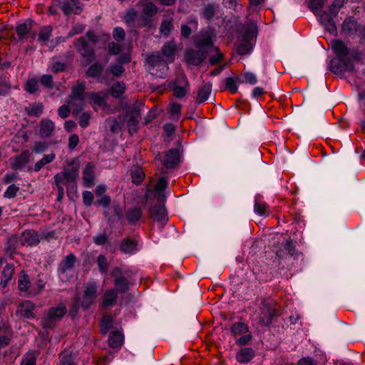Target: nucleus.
I'll return each mask as SVG.
<instances>
[{
    "label": "nucleus",
    "mask_w": 365,
    "mask_h": 365,
    "mask_svg": "<svg viewBox=\"0 0 365 365\" xmlns=\"http://www.w3.org/2000/svg\"><path fill=\"white\" fill-rule=\"evenodd\" d=\"M345 0H334L327 11H323L320 14V23L326 31L335 36L337 35L336 26L334 18L338 15L339 10L344 6Z\"/></svg>",
    "instance_id": "obj_1"
},
{
    "label": "nucleus",
    "mask_w": 365,
    "mask_h": 365,
    "mask_svg": "<svg viewBox=\"0 0 365 365\" xmlns=\"http://www.w3.org/2000/svg\"><path fill=\"white\" fill-rule=\"evenodd\" d=\"M274 252L276 257L273 262L275 264L274 267L279 269H282L284 267L282 265V260L286 259L288 257L297 258L299 254L294 242L290 238L277 247Z\"/></svg>",
    "instance_id": "obj_2"
},
{
    "label": "nucleus",
    "mask_w": 365,
    "mask_h": 365,
    "mask_svg": "<svg viewBox=\"0 0 365 365\" xmlns=\"http://www.w3.org/2000/svg\"><path fill=\"white\" fill-rule=\"evenodd\" d=\"M66 312L67 309L63 304H59L56 307L49 308L47 313L41 320L42 328L44 329H53L63 319Z\"/></svg>",
    "instance_id": "obj_3"
},
{
    "label": "nucleus",
    "mask_w": 365,
    "mask_h": 365,
    "mask_svg": "<svg viewBox=\"0 0 365 365\" xmlns=\"http://www.w3.org/2000/svg\"><path fill=\"white\" fill-rule=\"evenodd\" d=\"M259 322L262 326H269L275 317L279 316L276 303L272 299H264L260 305Z\"/></svg>",
    "instance_id": "obj_4"
},
{
    "label": "nucleus",
    "mask_w": 365,
    "mask_h": 365,
    "mask_svg": "<svg viewBox=\"0 0 365 365\" xmlns=\"http://www.w3.org/2000/svg\"><path fill=\"white\" fill-rule=\"evenodd\" d=\"M230 332L233 337L237 338L235 344L238 346L249 345L253 339L252 334L247 324L242 322L233 323L230 327Z\"/></svg>",
    "instance_id": "obj_5"
},
{
    "label": "nucleus",
    "mask_w": 365,
    "mask_h": 365,
    "mask_svg": "<svg viewBox=\"0 0 365 365\" xmlns=\"http://www.w3.org/2000/svg\"><path fill=\"white\" fill-rule=\"evenodd\" d=\"M74 59V53L73 51H68L60 53L58 56L52 58L51 71L53 73L57 74L72 68Z\"/></svg>",
    "instance_id": "obj_6"
},
{
    "label": "nucleus",
    "mask_w": 365,
    "mask_h": 365,
    "mask_svg": "<svg viewBox=\"0 0 365 365\" xmlns=\"http://www.w3.org/2000/svg\"><path fill=\"white\" fill-rule=\"evenodd\" d=\"M98 297V285L96 282L85 284V289L82 297H80L81 307L87 310L93 305Z\"/></svg>",
    "instance_id": "obj_7"
},
{
    "label": "nucleus",
    "mask_w": 365,
    "mask_h": 365,
    "mask_svg": "<svg viewBox=\"0 0 365 365\" xmlns=\"http://www.w3.org/2000/svg\"><path fill=\"white\" fill-rule=\"evenodd\" d=\"M77 51L89 63L96 58L94 47L91 45L86 37L78 38L74 43Z\"/></svg>",
    "instance_id": "obj_8"
},
{
    "label": "nucleus",
    "mask_w": 365,
    "mask_h": 365,
    "mask_svg": "<svg viewBox=\"0 0 365 365\" xmlns=\"http://www.w3.org/2000/svg\"><path fill=\"white\" fill-rule=\"evenodd\" d=\"M236 31L242 39L256 41L258 30L257 26L254 21H247L245 24L237 25Z\"/></svg>",
    "instance_id": "obj_9"
},
{
    "label": "nucleus",
    "mask_w": 365,
    "mask_h": 365,
    "mask_svg": "<svg viewBox=\"0 0 365 365\" xmlns=\"http://www.w3.org/2000/svg\"><path fill=\"white\" fill-rule=\"evenodd\" d=\"M354 69L351 58L334 57L330 61V70L335 74L346 71H352Z\"/></svg>",
    "instance_id": "obj_10"
},
{
    "label": "nucleus",
    "mask_w": 365,
    "mask_h": 365,
    "mask_svg": "<svg viewBox=\"0 0 365 365\" xmlns=\"http://www.w3.org/2000/svg\"><path fill=\"white\" fill-rule=\"evenodd\" d=\"M331 49L336 57L359 58V53L354 51L350 55V49L346 46L344 42L340 39H333L331 41Z\"/></svg>",
    "instance_id": "obj_11"
},
{
    "label": "nucleus",
    "mask_w": 365,
    "mask_h": 365,
    "mask_svg": "<svg viewBox=\"0 0 365 365\" xmlns=\"http://www.w3.org/2000/svg\"><path fill=\"white\" fill-rule=\"evenodd\" d=\"M149 216L159 223L160 230L168 221L167 210L165 206L161 204L152 206L149 210Z\"/></svg>",
    "instance_id": "obj_12"
},
{
    "label": "nucleus",
    "mask_w": 365,
    "mask_h": 365,
    "mask_svg": "<svg viewBox=\"0 0 365 365\" xmlns=\"http://www.w3.org/2000/svg\"><path fill=\"white\" fill-rule=\"evenodd\" d=\"M207 49H189L185 52V58L187 63L192 66H200L207 58Z\"/></svg>",
    "instance_id": "obj_13"
},
{
    "label": "nucleus",
    "mask_w": 365,
    "mask_h": 365,
    "mask_svg": "<svg viewBox=\"0 0 365 365\" xmlns=\"http://www.w3.org/2000/svg\"><path fill=\"white\" fill-rule=\"evenodd\" d=\"M78 175V168H72L70 170H66L63 172L57 173L54 176L56 184L66 185L68 183L76 181Z\"/></svg>",
    "instance_id": "obj_14"
},
{
    "label": "nucleus",
    "mask_w": 365,
    "mask_h": 365,
    "mask_svg": "<svg viewBox=\"0 0 365 365\" xmlns=\"http://www.w3.org/2000/svg\"><path fill=\"white\" fill-rule=\"evenodd\" d=\"M77 262V258L73 253L66 255L57 267V273L60 278L66 277L68 271L72 270Z\"/></svg>",
    "instance_id": "obj_15"
},
{
    "label": "nucleus",
    "mask_w": 365,
    "mask_h": 365,
    "mask_svg": "<svg viewBox=\"0 0 365 365\" xmlns=\"http://www.w3.org/2000/svg\"><path fill=\"white\" fill-rule=\"evenodd\" d=\"M180 155L179 148L169 149L164 156L162 173H165V171H163V168L167 170L175 168L180 163Z\"/></svg>",
    "instance_id": "obj_16"
},
{
    "label": "nucleus",
    "mask_w": 365,
    "mask_h": 365,
    "mask_svg": "<svg viewBox=\"0 0 365 365\" xmlns=\"http://www.w3.org/2000/svg\"><path fill=\"white\" fill-rule=\"evenodd\" d=\"M60 7L65 16H69L71 14L78 15L83 9V5L79 0H63L60 4Z\"/></svg>",
    "instance_id": "obj_17"
},
{
    "label": "nucleus",
    "mask_w": 365,
    "mask_h": 365,
    "mask_svg": "<svg viewBox=\"0 0 365 365\" xmlns=\"http://www.w3.org/2000/svg\"><path fill=\"white\" fill-rule=\"evenodd\" d=\"M19 240L22 246L34 247L40 242L38 233L34 230H25L22 232Z\"/></svg>",
    "instance_id": "obj_18"
},
{
    "label": "nucleus",
    "mask_w": 365,
    "mask_h": 365,
    "mask_svg": "<svg viewBox=\"0 0 365 365\" xmlns=\"http://www.w3.org/2000/svg\"><path fill=\"white\" fill-rule=\"evenodd\" d=\"M361 26L354 16L346 18L341 25V32L348 36H353L360 31Z\"/></svg>",
    "instance_id": "obj_19"
},
{
    "label": "nucleus",
    "mask_w": 365,
    "mask_h": 365,
    "mask_svg": "<svg viewBox=\"0 0 365 365\" xmlns=\"http://www.w3.org/2000/svg\"><path fill=\"white\" fill-rule=\"evenodd\" d=\"M143 209L140 207L133 206L125 210L124 217L130 225H136L142 219Z\"/></svg>",
    "instance_id": "obj_20"
},
{
    "label": "nucleus",
    "mask_w": 365,
    "mask_h": 365,
    "mask_svg": "<svg viewBox=\"0 0 365 365\" xmlns=\"http://www.w3.org/2000/svg\"><path fill=\"white\" fill-rule=\"evenodd\" d=\"M118 294V291L114 289L106 290L103 295L100 307L108 309L114 306L117 302Z\"/></svg>",
    "instance_id": "obj_21"
},
{
    "label": "nucleus",
    "mask_w": 365,
    "mask_h": 365,
    "mask_svg": "<svg viewBox=\"0 0 365 365\" xmlns=\"http://www.w3.org/2000/svg\"><path fill=\"white\" fill-rule=\"evenodd\" d=\"M256 351L251 347L241 348L236 353V360L241 364L250 362L255 356Z\"/></svg>",
    "instance_id": "obj_22"
},
{
    "label": "nucleus",
    "mask_w": 365,
    "mask_h": 365,
    "mask_svg": "<svg viewBox=\"0 0 365 365\" xmlns=\"http://www.w3.org/2000/svg\"><path fill=\"white\" fill-rule=\"evenodd\" d=\"M94 170L95 165L93 163H88L83 170V185L86 187H91L94 185Z\"/></svg>",
    "instance_id": "obj_23"
},
{
    "label": "nucleus",
    "mask_w": 365,
    "mask_h": 365,
    "mask_svg": "<svg viewBox=\"0 0 365 365\" xmlns=\"http://www.w3.org/2000/svg\"><path fill=\"white\" fill-rule=\"evenodd\" d=\"M39 135L42 138L51 136L55 129L54 123L48 118H43L39 123Z\"/></svg>",
    "instance_id": "obj_24"
},
{
    "label": "nucleus",
    "mask_w": 365,
    "mask_h": 365,
    "mask_svg": "<svg viewBox=\"0 0 365 365\" xmlns=\"http://www.w3.org/2000/svg\"><path fill=\"white\" fill-rule=\"evenodd\" d=\"M33 21L31 19L26 20L24 23L19 24L16 26V32L18 40L22 41L26 38L27 34H30L33 27Z\"/></svg>",
    "instance_id": "obj_25"
},
{
    "label": "nucleus",
    "mask_w": 365,
    "mask_h": 365,
    "mask_svg": "<svg viewBox=\"0 0 365 365\" xmlns=\"http://www.w3.org/2000/svg\"><path fill=\"white\" fill-rule=\"evenodd\" d=\"M177 46L174 41L165 43L161 48L162 55L165 57L169 62L174 61Z\"/></svg>",
    "instance_id": "obj_26"
},
{
    "label": "nucleus",
    "mask_w": 365,
    "mask_h": 365,
    "mask_svg": "<svg viewBox=\"0 0 365 365\" xmlns=\"http://www.w3.org/2000/svg\"><path fill=\"white\" fill-rule=\"evenodd\" d=\"M34 309L35 305L34 303L31 301H24L20 304L18 312L22 317L34 319L35 318V314L34 313Z\"/></svg>",
    "instance_id": "obj_27"
},
{
    "label": "nucleus",
    "mask_w": 365,
    "mask_h": 365,
    "mask_svg": "<svg viewBox=\"0 0 365 365\" xmlns=\"http://www.w3.org/2000/svg\"><path fill=\"white\" fill-rule=\"evenodd\" d=\"M212 83L208 81L199 88L196 98L197 103H202L208 99L212 91Z\"/></svg>",
    "instance_id": "obj_28"
},
{
    "label": "nucleus",
    "mask_w": 365,
    "mask_h": 365,
    "mask_svg": "<svg viewBox=\"0 0 365 365\" xmlns=\"http://www.w3.org/2000/svg\"><path fill=\"white\" fill-rule=\"evenodd\" d=\"M138 242L130 238H124L120 245V250L125 254H132L137 250Z\"/></svg>",
    "instance_id": "obj_29"
},
{
    "label": "nucleus",
    "mask_w": 365,
    "mask_h": 365,
    "mask_svg": "<svg viewBox=\"0 0 365 365\" xmlns=\"http://www.w3.org/2000/svg\"><path fill=\"white\" fill-rule=\"evenodd\" d=\"M195 44L197 48L207 49L209 51L214 46L213 38L210 34L205 33L200 39L195 41Z\"/></svg>",
    "instance_id": "obj_30"
},
{
    "label": "nucleus",
    "mask_w": 365,
    "mask_h": 365,
    "mask_svg": "<svg viewBox=\"0 0 365 365\" xmlns=\"http://www.w3.org/2000/svg\"><path fill=\"white\" fill-rule=\"evenodd\" d=\"M86 90V85L84 82H78L76 86L72 88L70 98L73 101H81L84 100V94Z\"/></svg>",
    "instance_id": "obj_31"
},
{
    "label": "nucleus",
    "mask_w": 365,
    "mask_h": 365,
    "mask_svg": "<svg viewBox=\"0 0 365 365\" xmlns=\"http://www.w3.org/2000/svg\"><path fill=\"white\" fill-rule=\"evenodd\" d=\"M255 43V41L241 38L240 43L237 46V53L240 56L249 54L252 50Z\"/></svg>",
    "instance_id": "obj_32"
},
{
    "label": "nucleus",
    "mask_w": 365,
    "mask_h": 365,
    "mask_svg": "<svg viewBox=\"0 0 365 365\" xmlns=\"http://www.w3.org/2000/svg\"><path fill=\"white\" fill-rule=\"evenodd\" d=\"M127 276L120 277L117 279H114V289L117 290L118 293H125L130 289V282L128 281Z\"/></svg>",
    "instance_id": "obj_33"
},
{
    "label": "nucleus",
    "mask_w": 365,
    "mask_h": 365,
    "mask_svg": "<svg viewBox=\"0 0 365 365\" xmlns=\"http://www.w3.org/2000/svg\"><path fill=\"white\" fill-rule=\"evenodd\" d=\"M130 176L132 182L138 185L142 183L145 179V173L142 167L139 165H134L130 168Z\"/></svg>",
    "instance_id": "obj_34"
},
{
    "label": "nucleus",
    "mask_w": 365,
    "mask_h": 365,
    "mask_svg": "<svg viewBox=\"0 0 365 365\" xmlns=\"http://www.w3.org/2000/svg\"><path fill=\"white\" fill-rule=\"evenodd\" d=\"M30 153L29 150L22 152L19 155L16 156L13 164V168L15 170H21L26 164L29 162Z\"/></svg>",
    "instance_id": "obj_35"
},
{
    "label": "nucleus",
    "mask_w": 365,
    "mask_h": 365,
    "mask_svg": "<svg viewBox=\"0 0 365 365\" xmlns=\"http://www.w3.org/2000/svg\"><path fill=\"white\" fill-rule=\"evenodd\" d=\"M103 66L99 62H95L91 65L86 71V76L93 78H99L103 71Z\"/></svg>",
    "instance_id": "obj_36"
},
{
    "label": "nucleus",
    "mask_w": 365,
    "mask_h": 365,
    "mask_svg": "<svg viewBox=\"0 0 365 365\" xmlns=\"http://www.w3.org/2000/svg\"><path fill=\"white\" fill-rule=\"evenodd\" d=\"M123 335L118 331H112L109 334L108 337V344L110 347L115 349L121 346L123 342Z\"/></svg>",
    "instance_id": "obj_37"
},
{
    "label": "nucleus",
    "mask_w": 365,
    "mask_h": 365,
    "mask_svg": "<svg viewBox=\"0 0 365 365\" xmlns=\"http://www.w3.org/2000/svg\"><path fill=\"white\" fill-rule=\"evenodd\" d=\"M14 266L10 264H7L3 269L1 272V279L0 284L2 287H5L7 285L9 281H10L14 274Z\"/></svg>",
    "instance_id": "obj_38"
},
{
    "label": "nucleus",
    "mask_w": 365,
    "mask_h": 365,
    "mask_svg": "<svg viewBox=\"0 0 365 365\" xmlns=\"http://www.w3.org/2000/svg\"><path fill=\"white\" fill-rule=\"evenodd\" d=\"M125 91V84L123 82H116L110 88V95L115 98H120Z\"/></svg>",
    "instance_id": "obj_39"
},
{
    "label": "nucleus",
    "mask_w": 365,
    "mask_h": 365,
    "mask_svg": "<svg viewBox=\"0 0 365 365\" xmlns=\"http://www.w3.org/2000/svg\"><path fill=\"white\" fill-rule=\"evenodd\" d=\"M113 317L111 314L103 315L100 322L101 333L106 334L112 327Z\"/></svg>",
    "instance_id": "obj_40"
},
{
    "label": "nucleus",
    "mask_w": 365,
    "mask_h": 365,
    "mask_svg": "<svg viewBox=\"0 0 365 365\" xmlns=\"http://www.w3.org/2000/svg\"><path fill=\"white\" fill-rule=\"evenodd\" d=\"M19 288L21 292H27L29 294H33L32 291H30V280L28 274L24 272H21L19 278Z\"/></svg>",
    "instance_id": "obj_41"
},
{
    "label": "nucleus",
    "mask_w": 365,
    "mask_h": 365,
    "mask_svg": "<svg viewBox=\"0 0 365 365\" xmlns=\"http://www.w3.org/2000/svg\"><path fill=\"white\" fill-rule=\"evenodd\" d=\"M86 38H88V39L92 42L93 44H96L98 41H102L103 42H108L110 36L108 34H102L101 36H97L95 32L92 30H89L86 34Z\"/></svg>",
    "instance_id": "obj_42"
},
{
    "label": "nucleus",
    "mask_w": 365,
    "mask_h": 365,
    "mask_svg": "<svg viewBox=\"0 0 365 365\" xmlns=\"http://www.w3.org/2000/svg\"><path fill=\"white\" fill-rule=\"evenodd\" d=\"M217 9L218 5L215 4H208L205 6L202 13V17L209 21H211L215 16Z\"/></svg>",
    "instance_id": "obj_43"
},
{
    "label": "nucleus",
    "mask_w": 365,
    "mask_h": 365,
    "mask_svg": "<svg viewBox=\"0 0 365 365\" xmlns=\"http://www.w3.org/2000/svg\"><path fill=\"white\" fill-rule=\"evenodd\" d=\"M19 242V238L16 235L9 237L5 247L6 252L10 254L16 253Z\"/></svg>",
    "instance_id": "obj_44"
},
{
    "label": "nucleus",
    "mask_w": 365,
    "mask_h": 365,
    "mask_svg": "<svg viewBox=\"0 0 365 365\" xmlns=\"http://www.w3.org/2000/svg\"><path fill=\"white\" fill-rule=\"evenodd\" d=\"M56 158L54 153L45 155L40 160L36 162L34 165V170L35 172H38L44 165L51 163Z\"/></svg>",
    "instance_id": "obj_45"
},
{
    "label": "nucleus",
    "mask_w": 365,
    "mask_h": 365,
    "mask_svg": "<svg viewBox=\"0 0 365 365\" xmlns=\"http://www.w3.org/2000/svg\"><path fill=\"white\" fill-rule=\"evenodd\" d=\"M158 12V6L151 1L146 2L143 7V14L154 17Z\"/></svg>",
    "instance_id": "obj_46"
},
{
    "label": "nucleus",
    "mask_w": 365,
    "mask_h": 365,
    "mask_svg": "<svg viewBox=\"0 0 365 365\" xmlns=\"http://www.w3.org/2000/svg\"><path fill=\"white\" fill-rule=\"evenodd\" d=\"M87 96L95 105L100 107H104L106 106L105 98L101 96L98 93L90 92L87 93Z\"/></svg>",
    "instance_id": "obj_47"
},
{
    "label": "nucleus",
    "mask_w": 365,
    "mask_h": 365,
    "mask_svg": "<svg viewBox=\"0 0 365 365\" xmlns=\"http://www.w3.org/2000/svg\"><path fill=\"white\" fill-rule=\"evenodd\" d=\"M239 81L240 77L238 76L227 78L225 79V88L230 91L232 93H237L238 90L237 82Z\"/></svg>",
    "instance_id": "obj_48"
},
{
    "label": "nucleus",
    "mask_w": 365,
    "mask_h": 365,
    "mask_svg": "<svg viewBox=\"0 0 365 365\" xmlns=\"http://www.w3.org/2000/svg\"><path fill=\"white\" fill-rule=\"evenodd\" d=\"M173 29V19H170L164 20L162 21V23L160 26L159 30L162 35H163L165 37H168L170 35Z\"/></svg>",
    "instance_id": "obj_49"
},
{
    "label": "nucleus",
    "mask_w": 365,
    "mask_h": 365,
    "mask_svg": "<svg viewBox=\"0 0 365 365\" xmlns=\"http://www.w3.org/2000/svg\"><path fill=\"white\" fill-rule=\"evenodd\" d=\"M52 28L50 26L43 27L38 34V40L41 43L47 42L51 36Z\"/></svg>",
    "instance_id": "obj_50"
},
{
    "label": "nucleus",
    "mask_w": 365,
    "mask_h": 365,
    "mask_svg": "<svg viewBox=\"0 0 365 365\" xmlns=\"http://www.w3.org/2000/svg\"><path fill=\"white\" fill-rule=\"evenodd\" d=\"M97 264L99 272L102 274H105L108 272L109 264L107 257L103 255H99L97 257Z\"/></svg>",
    "instance_id": "obj_51"
},
{
    "label": "nucleus",
    "mask_w": 365,
    "mask_h": 365,
    "mask_svg": "<svg viewBox=\"0 0 365 365\" xmlns=\"http://www.w3.org/2000/svg\"><path fill=\"white\" fill-rule=\"evenodd\" d=\"M269 206L265 202H260L257 199V197H255L254 210L255 213L257 215L262 216L267 214Z\"/></svg>",
    "instance_id": "obj_52"
},
{
    "label": "nucleus",
    "mask_w": 365,
    "mask_h": 365,
    "mask_svg": "<svg viewBox=\"0 0 365 365\" xmlns=\"http://www.w3.org/2000/svg\"><path fill=\"white\" fill-rule=\"evenodd\" d=\"M79 301L80 296L76 295L74 297L73 302L68 311V316L72 319H74L78 314L79 308L81 307V303L79 302Z\"/></svg>",
    "instance_id": "obj_53"
},
{
    "label": "nucleus",
    "mask_w": 365,
    "mask_h": 365,
    "mask_svg": "<svg viewBox=\"0 0 365 365\" xmlns=\"http://www.w3.org/2000/svg\"><path fill=\"white\" fill-rule=\"evenodd\" d=\"M171 84L188 88L190 87L189 81L184 73H178Z\"/></svg>",
    "instance_id": "obj_54"
},
{
    "label": "nucleus",
    "mask_w": 365,
    "mask_h": 365,
    "mask_svg": "<svg viewBox=\"0 0 365 365\" xmlns=\"http://www.w3.org/2000/svg\"><path fill=\"white\" fill-rule=\"evenodd\" d=\"M60 365H76L71 353L63 351L59 355Z\"/></svg>",
    "instance_id": "obj_55"
},
{
    "label": "nucleus",
    "mask_w": 365,
    "mask_h": 365,
    "mask_svg": "<svg viewBox=\"0 0 365 365\" xmlns=\"http://www.w3.org/2000/svg\"><path fill=\"white\" fill-rule=\"evenodd\" d=\"M147 62L153 67L161 66L164 60L159 53L149 55L147 58Z\"/></svg>",
    "instance_id": "obj_56"
},
{
    "label": "nucleus",
    "mask_w": 365,
    "mask_h": 365,
    "mask_svg": "<svg viewBox=\"0 0 365 365\" xmlns=\"http://www.w3.org/2000/svg\"><path fill=\"white\" fill-rule=\"evenodd\" d=\"M24 89L29 93L33 94L38 89V83L36 78H29L24 86Z\"/></svg>",
    "instance_id": "obj_57"
},
{
    "label": "nucleus",
    "mask_w": 365,
    "mask_h": 365,
    "mask_svg": "<svg viewBox=\"0 0 365 365\" xmlns=\"http://www.w3.org/2000/svg\"><path fill=\"white\" fill-rule=\"evenodd\" d=\"M43 106L42 103H35L27 109V113L30 116L38 117L43 112Z\"/></svg>",
    "instance_id": "obj_58"
},
{
    "label": "nucleus",
    "mask_w": 365,
    "mask_h": 365,
    "mask_svg": "<svg viewBox=\"0 0 365 365\" xmlns=\"http://www.w3.org/2000/svg\"><path fill=\"white\" fill-rule=\"evenodd\" d=\"M172 90L173 91V95L177 98H182L185 97L189 91L188 87L172 85Z\"/></svg>",
    "instance_id": "obj_59"
},
{
    "label": "nucleus",
    "mask_w": 365,
    "mask_h": 365,
    "mask_svg": "<svg viewBox=\"0 0 365 365\" xmlns=\"http://www.w3.org/2000/svg\"><path fill=\"white\" fill-rule=\"evenodd\" d=\"M41 84L46 88L51 89L54 87L53 79L51 75L44 74L39 80Z\"/></svg>",
    "instance_id": "obj_60"
},
{
    "label": "nucleus",
    "mask_w": 365,
    "mask_h": 365,
    "mask_svg": "<svg viewBox=\"0 0 365 365\" xmlns=\"http://www.w3.org/2000/svg\"><path fill=\"white\" fill-rule=\"evenodd\" d=\"M49 146L47 142H35L31 147L32 152L35 153H42L45 152Z\"/></svg>",
    "instance_id": "obj_61"
},
{
    "label": "nucleus",
    "mask_w": 365,
    "mask_h": 365,
    "mask_svg": "<svg viewBox=\"0 0 365 365\" xmlns=\"http://www.w3.org/2000/svg\"><path fill=\"white\" fill-rule=\"evenodd\" d=\"M93 242L98 246H103L108 243V237L106 232H103L93 237Z\"/></svg>",
    "instance_id": "obj_62"
},
{
    "label": "nucleus",
    "mask_w": 365,
    "mask_h": 365,
    "mask_svg": "<svg viewBox=\"0 0 365 365\" xmlns=\"http://www.w3.org/2000/svg\"><path fill=\"white\" fill-rule=\"evenodd\" d=\"M110 71L115 77H120L125 71L124 67L120 64H111L110 66Z\"/></svg>",
    "instance_id": "obj_63"
},
{
    "label": "nucleus",
    "mask_w": 365,
    "mask_h": 365,
    "mask_svg": "<svg viewBox=\"0 0 365 365\" xmlns=\"http://www.w3.org/2000/svg\"><path fill=\"white\" fill-rule=\"evenodd\" d=\"M113 37L117 41H123L125 38V33L122 27H115L113 31Z\"/></svg>",
    "instance_id": "obj_64"
}]
</instances>
